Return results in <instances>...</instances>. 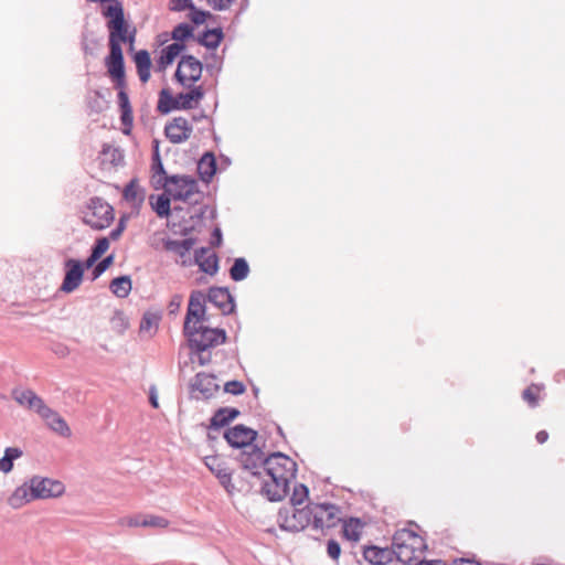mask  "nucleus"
Returning <instances> with one entry per match:
<instances>
[{
	"label": "nucleus",
	"mask_w": 565,
	"mask_h": 565,
	"mask_svg": "<svg viewBox=\"0 0 565 565\" xmlns=\"http://www.w3.org/2000/svg\"><path fill=\"white\" fill-rule=\"evenodd\" d=\"M268 479L263 486V493L270 501L282 500L289 491L290 482L296 477L297 465L288 456L276 452L265 460Z\"/></svg>",
	"instance_id": "obj_1"
},
{
	"label": "nucleus",
	"mask_w": 565,
	"mask_h": 565,
	"mask_svg": "<svg viewBox=\"0 0 565 565\" xmlns=\"http://www.w3.org/2000/svg\"><path fill=\"white\" fill-rule=\"evenodd\" d=\"M392 547L401 563L408 564L419 559L427 550L424 531L418 524L409 522L395 532Z\"/></svg>",
	"instance_id": "obj_2"
},
{
	"label": "nucleus",
	"mask_w": 565,
	"mask_h": 565,
	"mask_svg": "<svg viewBox=\"0 0 565 565\" xmlns=\"http://www.w3.org/2000/svg\"><path fill=\"white\" fill-rule=\"evenodd\" d=\"M64 487L60 481L51 479H33L30 487H20L10 497L9 502L13 508H20L34 499L58 497Z\"/></svg>",
	"instance_id": "obj_3"
},
{
	"label": "nucleus",
	"mask_w": 565,
	"mask_h": 565,
	"mask_svg": "<svg viewBox=\"0 0 565 565\" xmlns=\"http://www.w3.org/2000/svg\"><path fill=\"white\" fill-rule=\"evenodd\" d=\"M163 189L172 200L189 204H199L204 198L198 181L190 175H171L163 183Z\"/></svg>",
	"instance_id": "obj_4"
},
{
	"label": "nucleus",
	"mask_w": 565,
	"mask_h": 565,
	"mask_svg": "<svg viewBox=\"0 0 565 565\" xmlns=\"http://www.w3.org/2000/svg\"><path fill=\"white\" fill-rule=\"evenodd\" d=\"M190 347L199 352L223 344L226 340V333L223 329H213L199 324L198 327L185 330Z\"/></svg>",
	"instance_id": "obj_5"
},
{
	"label": "nucleus",
	"mask_w": 565,
	"mask_h": 565,
	"mask_svg": "<svg viewBox=\"0 0 565 565\" xmlns=\"http://www.w3.org/2000/svg\"><path fill=\"white\" fill-rule=\"evenodd\" d=\"M311 526L316 530H329L342 522L343 512L334 503H310Z\"/></svg>",
	"instance_id": "obj_6"
},
{
	"label": "nucleus",
	"mask_w": 565,
	"mask_h": 565,
	"mask_svg": "<svg viewBox=\"0 0 565 565\" xmlns=\"http://www.w3.org/2000/svg\"><path fill=\"white\" fill-rule=\"evenodd\" d=\"M278 522L284 530L298 532L311 526L310 503L303 508L290 507L281 509L278 513Z\"/></svg>",
	"instance_id": "obj_7"
},
{
	"label": "nucleus",
	"mask_w": 565,
	"mask_h": 565,
	"mask_svg": "<svg viewBox=\"0 0 565 565\" xmlns=\"http://www.w3.org/2000/svg\"><path fill=\"white\" fill-rule=\"evenodd\" d=\"M114 220V209L99 198L90 200L84 215V222L90 227L103 230L110 225Z\"/></svg>",
	"instance_id": "obj_8"
},
{
	"label": "nucleus",
	"mask_w": 565,
	"mask_h": 565,
	"mask_svg": "<svg viewBox=\"0 0 565 565\" xmlns=\"http://www.w3.org/2000/svg\"><path fill=\"white\" fill-rule=\"evenodd\" d=\"M202 63L192 55L182 56L177 71L175 78L184 87L191 88L202 76Z\"/></svg>",
	"instance_id": "obj_9"
},
{
	"label": "nucleus",
	"mask_w": 565,
	"mask_h": 565,
	"mask_svg": "<svg viewBox=\"0 0 565 565\" xmlns=\"http://www.w3.org/2000/svg\"><path fill=\"white\" fill-rule=\"evenodd\" d=\"M205 316V296L201 291H194L190 296L183 331L202 324Z\"/></svg>",
	"instance_id": "obj_10"
},
{
	"label": "nucleus",
	"mask_w": 565,
	"mask_h": 565,
	"mask_svg": "<svg viewBox=\"0 0 565 565\" xmlns=\"http://www.w3.org/2000/svg\"><path fill=\"white\" fill-rule=\"evenodd\" d=\"M65 276L60 290L65 294H71L76 290L84 277V265L77 259L70 258L65 262Z\"/></svg>",
	"instance_id": "obj_11"
},
{
	"label": "nucleus",
	"mask_w": 565,
	"mask_h": 565,
	"mask_svg": "<svg viewBox=\"0 0 565 565\" xmlns=\"http://www.w3.org/2000/svg\"><path fill=\"white\" fill-rule=\"evenodd\" d=\"M105 64L115 87L126 86L122 49L109 47V55L106 57Z\"/></svg>",
	"instance_id": "obj_12"
},
{
	"label": "nucleus",
	"mask_w": 565,
	"mask_h": 565,
	"mask_svg": "<svg viewBox=\"0 0 565 565\" xmlns=\"http://www.w3.org/2000/svg\"><path fill=\"white\" fill-rule=\"evenodd\" d=\"M193 131L192 125L184 117H174L164 127V135L172 143L186 141Z\"/></svg>",
	"instance_id": "obj_13"
},
{
	"label": "nucleus",
	"mask_w": 565,
	"mask_h": 565,
	"mask_svg": "<svg viewBox=\"0 0 565 565\" xmlns=\"http://www.w3.org/2000/svg\"><path fill=\"white\" fill-rule=\"evenodd\" d=\"M257 433L244 425H236L224 434L227 443L236 448L249 446L256 438Z\"/></svg>",
	"instance_id": "obj_14"
},
{
	"label": "nucleus",
	"mask_w": 565,
	"mask_h": 565,
	"mask_svg": "<svg viewBox=\"0 0 565 565\" xmlns=\"http://www.w3.org/2000/svg\"><path fill=\"white\" fill-rule=\"evenodd\" d=\"M195 241L193 238H185L183 241H172L168 238L156 239L152 243L154 249H164L178 254L181 258L188 256L189 252L193 248Z\"/></svg>",
	"instance_id": "obj_15"
},
{
	"label": "nucleus",
	"mask_w": 565,
	"mask_h": 565,
	"mask_svg": "<svg viewBox=\"0 0 565 565\" xmlns=\"http://www.w3.org/2000/svg\"><path fill=\"white\" fill-rule=\"evenodd\" d=\"M13 398L20 406L33 411L38 415L46 406L44 401L32 390H15Z\"/></svg>",
	"instance_id": "obj_16"
},
{
	"label": "nucleus",
	"mask_w": 565,
	"mask_h": 565,
	"mask_svg": "<svg viewBox=\"0 0 565 565\" xmlns=\"http://www.w3.org/2000/svg\"><path fill=\"white\" fill-rule=\"evenodd\" d=\"M107 29L109 31V47L121 49L122 43H126L128 41L130 43L134 42L135 35L128 34V23L125 19L115 24L108 25Z\"/></svg>",
	"instance_id": "obj_17"
},
{
	"label": "nucleus",
	"mask_w": 565,
	"mask_h": 565,
	"mask_svg": "<svg viewBox=\"0 0 565 565\" xmlns=\"http://www.w3.org/2000/svg\"><path fill=\"white\" fill-rule=\"evenodd\" d=\"M207 300L224 315L231 313L235 307L231 294L225 288H211Z\"/></svg>",
	"instance_id": "obj_18"
},
{
	"label": "nucleus",
	"mask_w": 565,
	"mask_h": 565,
	"mask_svg": "<svg viewBox=\"0 0 565 565\" xmlns=\"http://www.w3.org/2000/svg\"><path fill=\"white\" fill-rule=\"evenodd\" d=\"M39 416H41L46 425L55 433L61 436H70L71 429L66 422L58 415V413L50 408L47 405L42 409Z\"/></svg>",
	"instance_id": "obj_19"
},
{
	"label": "nucleus",
	"mask_w": 565,
	"mask_h": 565,
	"mask_svg": "<svg viewBox=\"0 0 565 565\" xmlns=\"http://www.w3.org/2000/svg\"><path fill=\"white\" fill-rule=\"evenodd\" d=\"M205 466L213 472L220 480L221 484L228 491L232 492L233 486L231 484V473L224 467L223 461L216 456H209L204 459Z\"/></svg>",
	"instance_id": "obj_20"
},
{
	"label": "nucleus",
	"mask_w": 565,
	"mask_h": 565,
	"mask_svg": "<svg viewBox=\"0 0 565 565\" xmlns=\"http://www.w3.org/2000/svg\"><path fill=\"white\" fill-rule=\"evenodd\" d=\"M195 263L200 269L209 275H214L218 269V258L211 248L202 247L195 253Z\"/></svg>",
	"instance_id": "obj_21"
},
{
	"label": "nucleus",
	"mask_w": 565,
	"mask_h": 565,
	"mask_svg": "<svg viewBox=\"0 0 565 565\" xmlns=\"http://www.w3.org/2000/svg\"><path fill=\"white\" fill-rule=\"evenodd\" d=\"M203 97V87L192 86L190 92L180 93L175 96L177 109H192L199 105Z\"/></svg>",
	"instance_id": "obj_22"
},
{
	"label": "nucleus",
	"mask_w": 565,
	"mask_h": 565,
	"mask_svg": "<svg viewBox=\"0 0 565 565\" xmlns=\"http://www.w3.org/2000/svg\"><path fill=\"white\" fill-rule=\"evenodd\" d=\"M393 548H381L377 546H367L363 551V556L372 565H386L392 561Z\"/></svg>",
	"instance_id": "obj_23"
},
{
	"label": "nucleus",
	"mask_w": 565,
	"mask_h": 565,
	"mask_svg": "<svg viewBox=\"0 0 565 565\" xmlns=\"http://www.w3.org/2000/svg\"><path fill=\"white\" fill-rule=\"evenodd\" d=\"M192 387L194 392H199L202 397L207 398L217 390V384L215 383L214 376L206 373H199L194 379Z\"/></svg>",
	"instance_id": "obj_24"
},
{
	"label": "nucleus",
	"mask_w": 565,
	"mask_h": 565,
	"mask_svg": "<svg viewBox=\"0 0 565 565\" xmlns=\"http://www.w3.org/2000/svg\"><path fill=\"white\" fill-rule=\"evenodd\" d=\"M342 535L350 542L356 543L362 537L365 524L358 518L342 519Z\"/></svg>",
	"instance_id": "obj_25"
},
{
	"label": "nucleus",
	"mask_w": 565,
	"mask_h": 565,
	"mask_svg": "<svg viewBox=\"0 0 565 565\" xmlns=\"http://www.w3.org/2000/svg\"><path fill=\"white\" fill-rule=\"evenodd\" d=\"M184 50V45L182 43L174 42L166 47H163L160 52V57L157 61V66L160 71L166 70L177 56Z\"/></svg>",
	"instance_id": "obj_26"
},
{
	"label": "nucleus",
	"mask_w": 565,
	"mask_h": 565,
	"mask_svg": "<svg viewBox=\"0 0 565 565\" xmlns=\"http://www.w3.org/2000/svg\"><path fill=\"white\" fill-rule=\"evenodd\" d=\"M104 3L102 14L108 19L107 26L125 19L122 4L118 0H108Z\"/></svg>",
	"instance_id": "obj_27"
},
{
	"label": "nucleus",
	"mask_w": 565,
	"mask_h": 565,
	"mask_svg": "<svg viewBox=\"0 0 565 565\" xmlns=\"http://www.w3.org/2000/svg\"><path fill=\"white\" fill-rule=\"evenodd\" d=\"M135 64L137 74L142 83H147L150 78L151 58L146 50H140L135 54Z\"/></svg>",
	"instance_id": "obj_28"
},
{
	"label": "nucleus",
	"mask_w": 565,
	"mask_h": 565,
	"mask_svg": "<svg viewBox=\"0 0 565 565\" xmlns=\"http://www.w3.org/2000/svg\"><path fill=\"white\" fill-rule=\"evenodd\" d=\"M151 172H152L151 179H152V182L154 183V185L157 188L158 186L163 188V183L170 177H168L164 171V168H163V164H162V161L160 158V153H159V146H158L157 141H156L154 152H153V157H152Z\"/></svg>",
	"instance_id": "obj_29"
},
{
	"label": "nucleus",
	"mask_w": 565,
	"mask_h": 565,
	"mask_svg": "<svg viewBox=\"0 0 565 565\" xmlns=\"http://www.w3.org/2000/svg\"><path fill=\"white\" fill-rule=\"evenodd\" d=\"M216 171V161L212 153H205L198 162V173L204 182H210Z\"/></svg>",
	"instance_id": "obj_30"
},
{
	"label": "nucleus",
	"mask_w": 565,
	"mask_h": 565,
	"mask_svg": "<svg viewBox=\"0 0 565 565\" xmlns=\"http://www.w3.org/2000/svg\"><path fill=\"white\" fill-rule=\"evenodd\" d=\"M124 199L134 207L142 204L145 191L136 180H131L124 190Z\"/></svg>",
	"instance_id": "obj_31"
},
{
	"label": "nucleus",
	"mask_w": 565,
	"mask_h": 565,
	"mask_svg": "<svg viewBox=\"0 0 565 565\" xmlns=\"http://www.w3.org/2000/svg\"><path fill=\"white\" fill-rule=\"evenodd\" d=\"M265 460L264 452L258 448H253L250 452H244L241 458L244 468L253 473H255V469L265 466Z\"/></svg>",
	"instance_id": "obj_32"
},
{
	"label": "nucleus",
	"mask_w": 565,
	"mask_h": 565,
	"mask_svg": "<svg viewBox=\"0 0 565 565\" xmlns=\"http://www.w3.org/2000/svg\"><path fill=\"white\" fill-rule=\"evenodd\" d=\"M99 159L103 166L109 164L116 167L124 161V156L118 148L106 145L103 147Z\"/></svg>",
	"instance_id": "obj_33"
},
{
	"label": "nucleus",
	"mask_w": 565,
	"mask_h": 565,
	"mask_svg": "<svg viewBox=\"0 0 565 565\" xmlns=\"http://www.w3.org/2000/svg\"><path fill=\"white\" fill-rule=\"evenodd\" d=\"M171 196H169L166 192L158 196H151L150 198V204L158 216L160 217H167L170 215V201Z\"/></svg>",
	"instance_id": "obj_34"
},
{
	"label": "nucleus",
	"mask_w": 565,
	"mask_h": 565,
	"mask_svg": "<svg viewBox=\"0 0 565 565\" xmlns=\"http://www.w3.org/2000/svg\"><path fill=\"white\" fill-rule=\"evenodd\" d=\"M110 290L114 295L120 298H125L131 291V280L128 276L115 278L110 282Z\"/></svg>",
	"instance_id": "obj_35"
},
{
	"label": "nucleus",
	"mask_w": 565,
	"mask_h": 565,
	"mask_svg": "<svg viewBox=\"0 0 565 565\" xmlns=\"http://www.w3.org/2000/svg\"><path fill=\"white\" fill-rule=\"evenodd\" d=\"M22 456V451L15 447H9L4 451V456L0 459V470L8 473L13 468V460Z\"/></svg>",
	"instance_id": "obj_36"
},
{
	"label": "nucleus",
	"mask_w": 565,
	"mask_h": 565,
	"mask_svg": "<svg viewBox=\"0 0 565 565\" xmlns=\"http://www.w3.org/2000/svg\"><path fill=\"white\" fill-rule=\"evenodd\" d=\"M173 109H177L175 97L168 89H162L159 93L158 110L161 114H168Z\"/></svg>",
	"instance_id": "obj_37"
},
{
	"label": "nucleus",
	"mask_w": 565,
	"mask_h": 565,
	"mask_svg": "<svg viewBox=\"0 0 565 565\" xmlns=\"http://www.w3.org/2000/svg\"><path fill=\"white\" fill-rule=\"evenodd\" d=\"M248 273H249V267H248L247 262L244 258L235 259V262L230 270L231 278L235 281L245 279L247 277Z\"/></svg>",
	"instance_id": "obj_38"
},
{
	"label": "nucleus",
	"mask_w": 565,
	"mask_h": 565,
	"mask_svg": "<svg viewBox=\"0 0 565 565\" xmlns=\"http://www.w3.org/2000/svg\"><path fill=\"white\" fill-rule=\"evenodd\" d=\"M223 40V32L221 29H213L204 32L201 43L209 49H216Z\"/></svg>",
	"instance_id": "obj_39"
},
{
	"label": "nucleus",
	"mask_w": 565,
	"mask_h": 565,
	"mask_svg": "<svg viewBox=\"0 0 565 565\" xmlns=\"http://www.w3.org/2000/svg\"><path fill=\"white\" fill-rule=\"evenodd\" d=\"M542 391V385L531 384L523 391L522 397L531 407H535L539 404Z\"/></svg>",
	"instance_id": "obj_40"
},
{
	"label": "nucleus",
	"mask_w": 565,
	"mask_h": 565,
	"mask_svg": "<svg viewBox=\"0 0 565 565\" xmlns=\"http://www.w3.org/2000/svg\"><path fill=\"white\" fill-rule=\"evenodd\" d=\"M169 524L170 522L166 518L153 514H143L141 520L142 527L167 529Z\"/></svg>",
	"instance_id": "obj_41"
},
{
	"label": "nucleus",
	"mask_w": 565,
	"mask_h": 565,
	"mask_svg": "<svg viewBox=\"0 0 565 565\" xmlns=\"http://www.w3.org/2000/svg\"><path fill=\"white\" fill-rule=\"evenodd\" d=\"M308 497H309L308 488L302 483L296 484L294 488L291 498H290L291 505L299 507V505L303 504L307 501Z\"/></svg>",
	"instance_id": "obj_42"
},
{
	"label": "nucleus",
	"mask_w": 565,
	"mask_h": 565,
	"mask_svg": "<svg viewBox=\"0 0 565 565\" xmlns=\"http://www.w3.org/2000/svg\"><path fill=\"white\" fill-rule=\"evenodd\" d=\"M120 113V121L122 125L121 131L122 134L129 136L134 126L132 108L121 109Z\"/></svg>",
	"instance_id": "obj_43"
},
{
	"label": "nucleus",
	"mask_w": 565,
	"mask_h": 565,
	"mask_svg": "<svg viewBox=\"0 0 565 565\" xmlns=\"http://www.w3.org/2000/svg\"><path fill=\"white\" fill-rule=\"evenodd\" d=\"M192 28L189 24L182 23L177 25L172 31V39L178 43H182L185 39L191 36Z\"/></svg>",
	"instance_id": "obj_44"
},
{
	"label": "nucleus",
	"mask_w": 565,
	"mask_h": 565,
	"mask_svg": "<svg viewBox=\"0 0 565 565\" xmlns=\"http://www.w3.org/2000/svg\"><path fill=\"white\" fill-rule=\"evenodd\" d=\"M114 262V256L109 255L106 258H104L102 262H99L94 270H93V278L96 279L99 277Z\"/></svg>",
	"instance_id": "obj_45"
},
{
	"label": "nucleus",
	"mask_w": 565,
	"mask_h": 565,
	"mask_svg": "<svg viewBox=\"0 0 565 565\" xmlns=\"http://www.w3.org/2000/svg\"><path fill=\"white\" fill-rule=\"evenodd\" d=\"M108 248L109 239L107 237H102L96 241L92 252L100 258L108 250Z\"/></svg>",
	"instance_id": "obj_46"
},
{
	"label": "nucleus",
	"mask_w": 565,
	"mask_h": 565,
	"mask_svg": "<svg viewBox=\"0 0 565 565\" xmlns=\"http://www.w3.org/2000/svg\"><path fill=\"white\" fill-rule=\"evenodd\" d=\"M169 8L172 11H184L193 9L191 0H170Z\"/></svg>",
	"instance_id": "obj_47"
},
{
	"label": "nucleus",
	"mask_w": 565,
	"mask_h": 565,
	"mask_svg": "<svg viewBox=\"0 0 565 565\" xmlns=\"http://www.w3.org/2000/svg\"><path fill=\"white\" fill-rule=\"evenodd\" d=\"M236 0H206L209 6L216 11H224L231 8Z\"/></svg>",
	"instance_id": "obj_48"
},
{
	"label": "nucleus",
	"mask_w": 565,
	"mask_h": 565,
	"mask_svg": "<svg viewBox=\"0 0 565 565\" xmlns=\"http://www.w3.org/2000/svg\"><path fill=\"white\" fill-rule=\"evenodd\" d=\"M142 516L143 514H136L122 518L120 520V524L128 527H139L141 526Z\"/></svg>",
	"instance_id": "obj_49"
},
{
	"label": "nucleus",
	"mask_w": 565,
	"mask_h": 565,
	"mask_svg": "<svg viewBox=\"0 0 565 565\" xmlns=\"http://www.w3.org/2000/svg\"><path fill=\"white\" fill-rule=\"evenodd\" d=\"M210 15L211 14L207 11L196 10L194 7L191 9V20L195 24L204 23Z\"/></svg>",
	"instance_id": "obj_50"
},
{
	"label": "nucleus",
	"mask_w": 565,
	"mask_h": 565,
	"mask_svg": "<svg viewBox=\"0 0 565 565\" xmlns=\"http://www.w3.org/2000/svg\"><path fill=\"white\" fill-rule=\"evenodd\" d=\"M116 88L119 90L118 92V104H119L120 110L131 108L128 94L125 90L126 86L116 87Z\"/></svg>",
	"instance_id": "obj_51"
},
{
	"label": "nucleus",
	"mask_w": 565,
	"mask_h": 565,
	"mask_svg": "<svg viewBox=\"0 0 565 565\" xmlns=\"http://www.w3.org/2000/svg\"><path fill=\"white\" fill-rule=\"evenodd\" d=\"M237 412L233 411L232 415L230 417H226L225 411H220L213 416L212 424L215 426H223L227 423L228 419L234 418Z\"/></svg>",
	"instance_id": "obj_52"
},
{
	"label": "nucleus",
	"mask_w": 565,
	"mask_h": 565,
	"mask_svg": "<svg viewBox=\"0 0 565 565\" xmlns=\"http://www.w3.org/2000/svg\"><path fill=\"white\" fill-rule=\"evenodd\" d=\"M327 553L332 559L337 561L341 554L340 544L334 540H330L327 544Z\"/></svg>",
	"instance_id": "obj_53"
},
{
	"label": "nucleus",
	"mask_w": 565,
	"mask_h": 565,
	"mask_svg": "<svg viewBox=\"0 0 565 565\" xmlns=\"http://www.w3.org/2000/svg\"><path fill=\"white\" fill-rule=\"evenodd\" d=\"M225 391L238 395L245 391V386L238 381H231L225 384Z\"/></svg>",
	"instance_id": "obj_54"
},
{
	"label": "nucleus",
	"mask_w": 565,
	"mask_h": 565,
	"mask_svg": "<svg viewBox=\"0 0 565 565\" xmlns=\"http://www.w3.org/2000/svg\"><path fill=\"white\" fill-rule=\"evenodd\" d=\"M152 327H153L152 318L150 316H145L142 318L141 323H140V331H142V332H150Z\"/></svg>",
	"instance_id": "obj_55"
},
{
	"label": "nucleus",
	"mask_w": 565,
	"mask_h": 565,
	"mask_svg": "<svg viewBox=\"0 0 565 565\" xmlns=\"http://www.w3.org/2000/svg\"><path fill=\"white\" fill-rule=\"evenodd\" d=\"M99 259V257L92 252L90 256L85 260V263H83L84 265V270L85 269H88L90 267L94 266V264Z\"/></svg>",
	"instance_id": "obj_56"
},
{
	"label": "nucleus",
	"mask_w": 565,
	"mask_h": 565,
	"mask_svg": "<svg viewBox=\"0 0 565 565\" xmlns=\"http://www.w3.org/2000/svg\"><path fill=\"white\" fill-rule=\"evenodd\" d=\"M122 231H124V225H122V223H120L115 230H113L110 232V235H109L110 238L113 241H117L120 237Z\"/></svg>",
	"instance_id": "obj_57"
},
{
	"label": "nucleus",
	"mask_w": 565,
	"mask_h": 565,
	"mask_svg": "<svg viewBox=\"0 0 565 565\" xmlns=\"http://www.w3.org/2000/svg\"><path fill=\"white\" fill-rule=\"evenodd\" d=\"M535 438H536V441H537L539 444H544V443H546V441H547V439H548V433H547L546 430H540V431L536 434Z\"/></svg>",
	"instance_id": "obj_58"
},
{
	"label": "nucleus",
	"mask_w": 565,
	"mask_h": 565,
	"mask_svg": "<svg viewBox=\"0 0 565 565\" xmlns=\"http://www.w3.org/2000/svg\"><path fill=\"white\" fill-rule=\"evenodd\" d=\"M452 565H481L477 562L470 561V559H457L452 563Z\"/></svg>",
	"instance_id": "obj_59"
},
{
	"label": "nucleus",
	"mask_w": 565,
	"mask_h": 565,
	"mask_svg": "<svg viewBox=\"0 0 565 565\" xmlns=\"http://www.w3.org/2000/svg\"><path fill=\"white\" fill-rule=\"evenodd\" d=\"M418 565H445L443 561H423Z\"/></svg>",
	"instance_id": "obj_60"
},
{
	"label": "nucleus",
	"mask_w": 565,
	"mask_h": 565,
	"mask_svg": "<svg viewBox=\"0 0 565 565\" xmlns=\"http://www.w3.org/2000/svg\"><path fill=\"white\" fill-rule=\"evenodd\" d=\"M150 403L151 405L154 407V408H158L159 407V404H158V399L154 395H151L150 396Z\"/></svg>",
	"instance_id": "obj_61"
},
{
	"label": "nucleus",
	"mask_w": 565,
	"mask_h": 565,
	"mask_svg": "<svg viewBox=\"0 0 565 565\" xmlns=\"http://www.w3.org/2000/svg\"><path fill=\"white\" fill-rule=\"evenodd\" d=\"M215 234L217 236V242L220 243L221 242V233H220V230H215Z\"/></svg>",
	"instance_id": "obj_62"
}]
</instances>
